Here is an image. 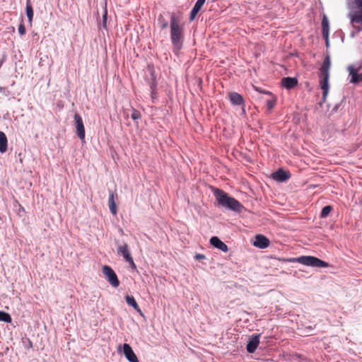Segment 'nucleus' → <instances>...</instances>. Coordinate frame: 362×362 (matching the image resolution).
<instances>
[{"instance_id": "obj_1", "label": "nucleus", "mask_w": 362, "mask_h": 362, "mask_svg": "<svg viewBox=\"0 0 362 362\" xmlns=\"http://www.w3.org/2000/svg\"><path fill=\"white\" fill-rule=\"evenodd\" d=\"M184 35L183 26L181 25L180 19L175 13L170 16V38L172 44L177 49L182 46Z\"/></svg>"}, {"instance_id": "obj_2", "label": "nucleus", "mask_w": 362, "mask_h": 362, "mask_svg": "<svg viewBox=\"0 0 362 362\" xmlns=\"http://www.w3.org/2000/svg\"><path fill=\"white\" fill-rule=\"evenodd\" d=\"M350 9L349 18L352 26L361 31L362 30V0H351L349 2Z\"/></svg>"}, {"instance_id": "obj_3", "label": "nucleus", "mask_w": 362, "mask_h": 362, "mask_svg": "<svg viewBox=\"0 0 362 362\" xmlns=\"http://www.w3.org/2000/svg\"><path fill=\"white\" fill-rule=\"evenodd\" d=\"M214 194L218 204L223 207L233 210L240 211L242 205L235 199L229 197L227 193L219 189H214Z\"/></svg>"}, {"instance_id": "obj_4", "label": "nucleus", "mask_w": 362, "mask_h": 362, "mask_svg": "<svg viewBox=\"0 0 362 362\" xmlns=\"http://www.w3.org/2000/svg\"><path fill=\"white\" fill-rule=\"evenodd\" d=\"M331 66L330 57L329 55L326 56L321 68L320 69V84L322 90H323V98L325 99L329 91V69Z\"/></svg>"}, {"instance_id": "obj_5", "label": "nucleus", "mask_w": 362, "mask_h": 362, "mask_svg": "<svg viewBox=\"0 0 362 362\" xmlns=\"http://www.w3.org/2000/svg\"><path fill=\"white\" fill-rule=\"evenodd\" d=\"M284 262H299L306 266L314 267H327L328 263L313 256H302L298 258H292L289 259H284Z\"/></svg>"}, {"instance_id": "obj_6", "label": "nucleus", "mask_w": 362, "mask_h": 362, "mask_svg": "<svg viewBox=\"0 0 362 362\" xmlns=\"http://www.w3.org/2000/svg\"><path fill=\"white\" fill-rule=\"evenodd\" d=\"M117 252L118 255H120L123 257L124 260L129 263L132 269L136 268L133 257L131 255L129 247L127 243H124L123 245L118 246L117 248Z\"/></svg>"}, {"instance_id": "obj_7", "label": "nucleus", "mask_w": 362, "mask_h": 362, "mask_svg": "<svg viewBox=\"0 0 362 362\" xmlns=\"http://www.w3.org/2000/svg\"><path fill=\"white\" fill-rule=\"evenodd\" d=\"M103 273L105 276L108 282L111 284L112 286L117 288L119 285V281L117 278V274L114 272V270L109 266H104L103 267Z\"/></svg>"}, {"instance_id": "obj_8", "label": "nucleus", "mask_w": 362, "mask_h": 362, "mask_svg": "<svg viewBox=\"0 0 362 362\" xmlns=\"http://www.w3.org/2000/svg\"><path fill=\"white\" fill-rule=\"evenodd\" d=\"M362 69V64L358 67L352 65L348 66L349 75L351 76L350 82L352 83H358L362 82V73L358 74V71Z\"/></svg>"}, {"instance_id": "obj_9", "label": "nucleus", "mask_w": 362, "mask_h": 362, "mask_svg": "<svg viewBox=\"0 0 362 362\" xmlns=\"http://www.w3.org/2000/svg\"><path fill=\"white\" fill-rule=\"evenodd\" d=\"M75 127L76 134L81 139H85V128L83 122L82 117L79 114L76 113L74 115Z\"/></svg>"}, {"instance_id": "obj_10", "label": "nucleus", "mask_w": 362, "mask_h": 362, "mask_svg": "<svg viewBox=\"0 0 362 362\" xmlns=\"http://www.w3.org/2000/svg\"><path fill=\"white\" fill-rule=\"evenodd\" d=\"M270 241L264 235L258 234L255 237V241L253 242V245L256 247L260 249H265L269 246Z\"/></svg>"}, {"instance_id": "obj_11", "label": "nucleus", "mask_w": 362, "mask_h": 362, "mask_svg": "<svg viewBox=\"0 0 362 362\" xmlns=\"http://www.w3.org/2000/svg\"><path fill=\"white\" fill-rule=\"evenodd\" d=\"M123 350L125 357L129 362H139L137 356L129 344H124L123 345Z\"/></svg>"}, {"instance_id": "obj_12", "label": "nucleus", "mask_w": 362, "mask_h": 362, "mask_svg": "<svg viewBox=\"0 0 362 362\" xmlns=\"http://www.w3.org/2000/svg\"><path fill=\"white\" fill-rule=\"evenodd\" d=\"M290 177V173L285 171L283 169H279L277 171L272 174V178L278 182H284L289 179Z\"/></svg>"}, {"instance_id": "obj_13", "label": "nucleus", "mask_w": 362, "mask_h": 362, "mask_svg": "<svg viewBox=\"0 0 362 362\" xmlns=\"http://www.w3.org/2000/svg\"><path fill=\"white\" fill-rule=\"evenodd\" d=\"M259 344V334L252 335L247 344V352H249L250 354L254 353L255 351V350L257 349Z\"/></svg>"}, {"instance_id": "obj_14", "label": "nucleus", "mask_w": 362, "mask_h": 362, "mask_svg": "<svg viewBox=\"0 0 362 362\" xmlns=\"http://www.w3.org/2000/svg\"><path fill=\"white\" fill-rule=\"evenodd\" d=\"M210 243L214 247L218 248L224 252H227L228 251V246L216 236H214L210 239Z\"/></svg>"}, {"instance_id": "obj_15", "label": "nucleus", "mask_w": 362, "mask_h": 362, "mask_svg": "<svg viewBox=\"0 0 362 362\" xmlns=\"http://www.w3.org/2000/svg\"><path fill=\"white\" fill-rule=\"evenodd\" d=\"M116 199H117V194L116 193L110 192L108 199V206L110 208V211L112 215H116L117 213V204L115 203Z\"/></svg>"}, {"instance_id": "obj_16", "label": "nucleus", "mask_w": 362, "mask_h": 362, "mask_svg": "<svg viewBox=\"0 0 362 362\" xmlns=\"http://www.w3.org/2000/svg\"><path fill=\"white\" fill-rule=\"evenodd\" d=\"M281 84L286 89L290 90L298 85V80L296 78L285 77L281 79Z\"/></svg>"}, {"instance_id": "obj_17", "label": "nucleus", "mask_w": 362, "mask_h": 362, "mask_svg": "<svg viewBox=\"0 0 362 362\" xmlns=\"http://www.w3.org/2000/svg\"><path fill=\"white\" fill-rule=\"evenodd\" d=\"M228 98L230 103L234 105H240L244 104V99L243 96L236 92L230 93L228 94Z\"/></svg>"}, {"instance_id": "obj_18", "label": "nucleus", "mask_w": 362, "mask_h": 362, "mask_svg": "<svg viewBox=\"0 0 362 362\" xmlns=\"http://www.w3.org/2000/svg\"><path fill=\"white\" fill-rule=\"evenodd\" d=\"M322 34L326 40L327 46L329 44V22L326 16H324L322 21Z\"/></svg>"}, {"instance_id": "obj_19", "label": "nucleus", "mask_w": 362, "mask_h": 362, "mask_svg": "<svg viewBox=\"0 0 362 362\" xmlns=\"http://www.w3.org/2000/svg\"><path fill=\"white\" fill-rule=\"evenodd\" d=\"M205 1H206V0H197V1L195 5L194 6L193 8L192 9V11L190 12L189 20L191 21L195 18L197 14L200 11V9L202 8V7L204 5V4L205 3Z\"/></svg>"}, {"instance_id": "obj_20", "label": "nucleus", "mask_w": 362, "mask_h": 362, "mask_svg": "<svg viewBox=\"0 0 362 362\" xmlns=\"http://www.w3.org/2000/svg\"><path fill=\"white\" fill-rule=\"evenodd\" d=\"M255 89L260 93L269 94L272 96V98L270 99L267 100V107L269 110H272L276 103V98L274 95H272V93L269 91H267V90L262 91V90H260L257 88H256Z\"/></svg>"}, {"instance_id": "obj_21", "label": "nucleus", "mask_w": 362, "mask_h": 362, "mask_svg": "<svg viewBox=\"0 0 362 362\" xmlns=\"http://www.w3.org/2000/svg\"><path fill=\"white\" fill-rule=\"evenodd\" d=\"M125 300L129 306L133 307L139 313L142 315V311L133 296L127 295L125 296Z\"/></svg>"}, {"instance_id": "obj_22", "label": "nucleus", "mask_w": 362, "mask_h": 362, "mask_svg": "<svg viewBox=\"0 0 362 362\" xmlns=\"http://www.w3.org/2000/svg\"><path fill=\"white\" fill-rule=\"evenodd\" d=\"M8 140L6 134L0 132V152L5 153L7 151Z\"/></svg>"}, {"instance_id": "obj_23", "label": "nucleus", "mask_w": 362, "mask_h": 362, "mask_svg": "<svg viewBox=\"0 0 362 362\" xmlns=\"http://www.w3.org/2000/svg\"><path fill=\"white\" fill-rule=\"evenodd\" d=\"M26 14L29 22L31 23L33 18V9L30 3V0H27L26 3Z\"/></svg>"}, {"instance_id": "obj_24", "label": "nucleus", "mask_w": 362, "mask_h": 362, "mask_svg": "<svg viewBox=\"0 0 362 362\" xmlns=\"http://www.w3.org/2000/svg\"><path fill=\"white\" fill-rule=\"evenodd\" d=\"M158 23L161 29H165L168 26V21L165 19L163 15H159L158 18Z\"/></svg>"}, {"instance_id": "obj_25", "label": "nucleus", "mask_w": 362, "mask_h": 362, "mask_svg": "<svg viewBox=\"0 0 362 362\" xmlns=\"http://www.w3.org/2000/svg\"><path fill=\"white\" fill-rule=\"evenodd\" d=\"M0 321L5 322H11V317L8 313L4 311H0Z\"/></svg>"}, {"instance_id": "obj_26", "label": "nucleus", "mask_w": 362, "mask_h": 362, "mask_svg": "<svg viewBox=\"0 0 362 362\" xmlns=\"http://www.w3.org/2000/svg\"><path fill=\"white\" fill-rule=\"evenodd\" d=\"M332 210V207L331 206H329V205L325 206L322 209V211H321V214H320V217L321 218H326L329 215V214L330 213V211Z\"/></svg>"}, {"instance_id": "obj_27", "label": "nucleus", "mask_w": 362, "mask_h": 362, "mask_svg": "<svg viewBox=\"0 0 362 362\" xmlns=\"http://www.w3.org/2000/svg\"><path fill=\"white\" fill-rule=\"evenodd\" d=\"M131 117L133 120L136 121L141 118V114L140 112L134 108H132V113Z\"/></svg>"}, {"instance_id": "obj_28", "label": "nucleus", "mask_w": 362, "mask_h": 362, "mask_svg": "<svg viewBox=\"0 0 362 362\" xmlns=\"http://www.w3.org/2000/svg\"><path fill=\"white\" fill-rule=\"evenodd\" d=\"M18 33L21 35H24L25 34V28L23 24V21H21V23H20L18 26Z\"/></svg>"}, {"instance_id": "obj_29", "label": "nucleus", "mask_w": 362, "mask_h": 362, "mask_svg": "<svg viewBox=\"0 0 362 362\" xmlns=\"http://www.w3.org/2000/svg\"><path fill=\"white\" fill-rule=\"evenodd\" d=\"M103 25L104 28L106 27V21H107V11L105 12V14L103 16Z\"/></svg>"}, {"instance_id": "obj_30", "label": "nucleus", "mask_w": 362, "mask_h": 362, "mask_svg": "<svg viewBox=\"0 0 362 362\" xmlns=\"http://www.w3.org/2000/svg\"><path fill=\"white\" fill-rule=\"evenodd\" d=\"M195 258H196L197 259H204V258H205V257H204V255L197 254V255H196Z\"/></svg>"}, {"instance_id": "obj_31", "label": "nucleus", "mask_w": 362, "mask_h": 362, "mask_svg": "<svg viewBox=\"0 0 362 362\" xmlns=\"http://www.w3.org/2000/svg\"><path fill=\"white\" fill-rule=\"evenodd\" d=\"M1 65H2V62L0 61V67L1 66Z\"/></svg>"}]
</instances>
